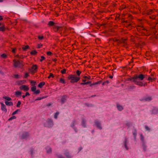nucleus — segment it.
Instances as JSON below:
<instances>
[{
	"instance_id": "obj_1",
	"label": "nucleus",
	"mask_w": 158,
	"mask_h": 158,
	"mask_svg": "<svg viewBox=\"0 0 158 158\" xmlns=\"http://www.w3.org/2000/svg\"><path fill=\"white\" fill-rule=\"evenodd\" d=\"M156 17L152 16L150 17V18L152 19L150 22H148V24L150 26V29H147L145 28L142 25L138 27V30H139L141 33V35H151L152 33L156 34L158 30V23L156 22L155 20Z\"/></svg>"
},
{
	"instance_id": "obj_2",
	"label": "nucleus",
	"mask_w": 158,
	"mask_h": 158,
	"mask_svg": "<svg viewBox=\"0 0 158 158\" xmlns=\"http://www.w3.org/2000/svg\"><path fill=\"white\" fill-rule=\"evenodd\" d=\"M56 23L53 21H49L48 25L50 27H52V28L55 32H58L61 34L63 31V27L61 26H58L56 25Z\"/></svg>"
},
{
	"instance_id": "obj_3",
	"label": "nucleus",
	"mask_w": 158,
	"mask_h": 158,
	"mask_svg": "<svg viewBox=\"0 0 158 158\" xmlns=\"http://www.w3.org/2000/svg\"><path fill=\"white\" fill-rule=\"evenodd\" d=\"M148 76L146 75H143L142 74H140L139 75L135 74L133 77H130L132 78V79L138 80L139 81H142L144 78L146 80H148Z\"/></svg>"
},
{
	"instance_id": "obj_4",
	"label": "nucleus",
	"mask_w": 158,
	"mask_h": 158,
	"mask_svg": "<svg viewBox=\"0 0 158 158\" xmlns=\"http://www.w3.org/2000/svg\"><path fill=\"white\" fill-rule=\"evenodd\" d=\"M68 80H70V82L74 83L77 82L80 79V77L73 74L69 75L67 77Z\"/></svg>"
},
{
	"instance_id": "obj_5",
	"label": "nucleus",
	"mask_w": 158,
	"mask_h": 158,
	"mask_svg": "<svg viewBox=\"0 0 158 158\" xmlns=\"http://www.w3.org/2000/svg\"><path fill=\"white\" fill-rule=\"evenodd\" d=\"M122 22L124 23V25L129 30H131L132 27H134L135 25L133 22H131L128 20H125L124 19L122 20Z\"/></svg>"
},
{
	"instance_id": "obj_6",
	"label": "nucleus",
	"mask_w": 158,
	"mask_h": 158,
	"mask_svg": "<svg viewBox=\"0 0 158 158\" xmlns=\"http://www.w3.org/2000/svg\"><path fill=\"white\" fill-rule=\"evenodd\" d=\"M128 80L131 81L133 82L135 84L140 86H145L147 85V83L146 82L144 84H143L142 82L138 80H135L134 79H132V78H129Z\"/></svg>"
},
{
	"instance_id": "obj_7",
	"label": "nucleus",
	"mask_w": 158,
	"mask_h": 158,
	"mask_svg": "<svg viewBox=\"0 0 158 158\" xmlns=\"http://www.w3.org/2000/svg\"><path fill=\"white\" fill-rule=\"evenodd\" d=\"M14 66L16 67L21 68L23 66V62L22 60H16L15 59L13 60Z\"/></svg>"
},
{
	"instance_id": "obj_8",
	"label": "nucleus",
	"mask_w": 158,
	"mask_h": 158,
	"mask_svg": "<svg viewBox=\"0 0 158 158\" xmlns=\"http://www.w3.org/2000/svg\"><path fill=\"white\" fill-rule=\"evenodd\" d=\"M53 120L51 118H48L47 120L46 123L44 124L45 127L48 128L52 127L53 126Z\"/></svg>"
},
{
	"instance_id": "obj_9",
	"label": "nucleus",
	"mask_w": 158,
	"mask_h": 158,
	"mask_svg": "<svg viewBox=\"0 0 158 158\" xmlns=\"http://www.w3.org/2000/svg\"><path fill=\"white\" fill-rule=\"evenodd\" d=\"M29 136V133L27 132H23L21 136V139H26L28 138Z\"/></svg>"
},
{
	"instance_id": "obj_10",
	"label": "nucleus",
	"mask_w": 158,
	"mask_h": 158,
	"mask_svg": "<svg viewBox=\"0 0 158 158\" xmlns=\"http://www.w3.org/2000/svg\"><path fill=\"white\" fill-rule=\"evenodd\" d=\"M94 123L97 128L100 130L102 129V127L100 122L97 120H95L94 122Z\"/></svg>"
},
{
	"instance_id": "obj_11",
	"label": "nucleus",
	"mask_w": 158,
	"mask_h": 158,
	"mask_svg": "<svg viewBox=\"0 0 158 158\" xmlns=\"http://www.w3.org/2000/svg\"><path fill=\"white\" fill-rule=\"evenodd\" d=\"M68 98V96L66 95L62 96L60 99L62 104H64L66 101L67 98Z\"/></svg>"
},
{
	"instance_id": "obj_12",
	"label": "nucleus",
	"mask_w": 158,
	"mask_h": 158,
	"mask_svg": "<svg viewBox=\"0 0 158 158\" xmlns=\"http://www.w3.org/2000/svg\"><path fill=\"white\" fill-rule=\"evenodd\" d=\"M64 154L67 158H72L73 156L70 153L69 151L66 150L64 151Z\"/></svg>"
},
{
	"instance_id": "obj_13",
	"label": "nucleus",
	"mask_w": 158,
	"mask_h": 158,
	"mask_svg": "<svg viewBox=\"0 0 158 158\" xmlns=\"http://www.w3.org/2000/svg\"><path fill=\"white\" fill-rule=\"evenodd\" d=\"M19 89L21 90H23L25 91H27L29 90V88L28 86L25 85H23L20 86Z\"/></svg>"
},
{
	"instance_id": "obj_14",
	"label": "nucleus",
	"mask_w": 158,
	"mask_h": 158,
	"mask_svg": "<svg viewBox=\"0 0 158 158\" xmlns=\"http://www.w3.org/2000/svg\"><path fill=\"white\" fill-rule=\"evenodd\" d=\"M0 104L1 105V110L4 112L5 113L7 111V110L6 108V106L2 102H1Z\"/></svg>"
},
{
	"instance_id": "obj_15",
	"label": "nucleus",
	"mask_w": 158,
	"mask_h": 158,
	"mask_svg": "<svg viewBox=\"0 0 158 158\" xmlns=\"http://www.w3.org/2000/svg\"><path fill=\"white\" fill-rule=\"evenodd\" d=\"M37 66L36 65H33L32 66L31 70V72L32 73L36 72L37 71Z\"/></svg>"
},
{
	"instance_id": "obj_16",
	"label": "nucleus",
	"mask_w": 158,
	"mask_h": 158,
	"mask_svg": "<svg viewBox=\"0 0 158 158\" xmlns=\"http://www.w3.org/2000/svg\"><path fill=\"white\" fill-rule=\"evenodd\" d=\"M81 124L82 127L84 128L86 127V120L85 118H82Z\"/></svg>"
},
{
	"instance_id": "obj_17",
	"label": "nucleus",
	"mask_w": 158,
	"mask_h": 158,
	"mask_svg": "<svg viewBox=\"0 0 158 158\" xmlns=\"http://www.w3.org/2000/svg\"><path fill=\"white\" fill-rule=\"evenodd\" d=\"M77 124V120L74 119L73 120L72 122L70 124V127L72 128L76 127L75 126L76 124Z\"/></svg>"
},
{
	"instance_id": "obj_18",
	"label": "nucleus",
	"mask_w": 158,
	"mask_h": 158,
	"mask_svg": "<svg viewBox=\"0 0 158 158\" xmlns=\"http://www.w3.org/2000/svg\"><path fill=\"white\" fill-rule=\"evenodd\" d=\"M63 29V30H64V31H63V33H64V34H65L66 33H69V30H71V29H72V28H68L67 27H62V26H61Z\"/></svg>"
},
{
	"instance_id": "obj_19",
	"label": "nucleus",
	"mask_w": 158,
	"mask_h": 158,
	"mask_svg": "<svg viewBox=\"0 0 158 158\" xmlns=\"http://www.w3.org/2000/svg\"><path fill=\"white\" fill-rule=\"evenodd\" d=\"M123 143L124 144V146L125 148L127 150H128L129 149V148L127 146V143H128V140L127 139V138H125L123 142Z\"/></svg>"
},
{
	"instance_id": "obj_20",
	"label": "nucleus",
	"mask_w": 158,
	"mask_h": 158,
	"mask_svg": "<svg viewBox=\"0 0 158 158\" xmlns=\"http://www.w3.org/2000/svg\"><path fill=\"white\" fill-rule=\"evenodd\" d=\"M158 113V108L154 107L152 110V114H156Z\"/></svg>"
},
{
	"instance_id": "obj_21",
	"label": "nucleus",
	"mask_w": 158,
	"mask_h": 158,
	"mask_svg": "<svg viewBox=\"0 0 158 158\" xmlns=\"http://www.w3.org/2000/svg\"><path fill=\"white\" fill-rule=\"evenodd\" d=\"M117 108L119 111H121L123 109V106L118 104H117Z\"/></svg>"
},
{
	"instance_id": "obj_22",
	"label": "nucleus",
	"mask_w": 158,
	"mask_h": 158,
	"mask_svg": "<svg viewBox=\"0 0 158 158\" xmlns=\"http://www.w3.org/2000/svg\"><path fill=\"white\" fill-rule=\"evenodd\" d=\"M142 146L143 151L145 152L147 151V146L146 144V142L142 143Z\"/></svg>"
},
{
	"instance_id": "obj_23",
	"label": "nucleus",
	"mask_w": 158,
	"mask_h": 158,
	"mask_svg": "<svg viewBox=\"0 0 158 158\" xmlns=\"http://www.w3.org/2000/svg\"><path fill=\"white\" fill-rule=\"evenodd\" d=\"M152 99V97L149 96L146 98H145L141 101H145L149 102Z\"/></svg>"
},
{
	"instance_id": "obj_24",
	"label": "nucleus",
	"mask_w": 158,
	"mask_h": 158,
	"mask_svg": "<svg viewBox=\"0 0 158 158\" xmlns=\"http://www.w3.org/2000/svg\"><path fill=\"white\" fill-rule=\"evenodd\" d=\"M84 79L82 80V81L84 82H86L87 81V80H90L91 77L90 76L87 77L86 76H85L83 77Z\"/></svg>"
},
{
	"instance_id": "obj_25",
	"label": "nucleus",
	"mask_w": 158,
	"mask_h": 158,
	"mask_svg": "<svg viewBox=\"0 0 158 158\" xmlns=\"http://www.w3.org/2000/svg\"><path fill=\"white\" fill-rule=\"evenodd\" d=\"M46 152L47 153H50L52 152V149L49 146H47L46 148Z\"/></svg>"
},
{
	"instance_id": "obj_26",
	"label": "nucleus",
	"mask_w": 158,
	"mask_h": 158,
	"mask_svg": "<svg viewBox=\"0 0 158 158\" xmlns=\"http://www.w3.org/2000/svg\"><path fill=\"white\" fill-rule=\"evenodd\" d=\"M133 134L134 135V137L135 139H136V136L137 135V131L135 129L133 130V132H132Z\"/></svg>"
},
{
	"instance_id": "obj_27",
	"label": "nucleus",
	"mask_w": 158,
	"mask_h": 158,
	"mask_svg": "<svg viewBox=\"0 0 158 158\" xmlns=\"http://www.w3.org/2000/svg\"><path fill=\"white\" fill-rule=\"evenodd\" d=\"M22 94V92L19 91H17L15 92V95L16 97L20 96Z\"/></svg>"
},
{
	"instance_id": "obj_28",
	"label": "nucleus",
	"mask_w": 158,
	"mask_h": 158,
	"mask_svg": "<svg viewBox=\"0 0 158 158\" xmlns=\"http://www.w3.org/2000/svg\"><path fill=\"white\" fill-rule=\"evenodd\" d=\"M5 103L7 106H12L13 105V103L11 102H8L6 101H5Z\"/></svg>"
},
{
	"instance_id": "obj_29",
	"label": "nucleus",
	"mask_w": 158,
	"mask_h": 158,
	"mask_svg": "<svg viewBox=\"0 0 158 158\" xmlns=\"http://www.w3.org/2000/svg\"><path fill=\"white\" fill-rule=\"evenodd\" d=\"M45 84V83L44 82H40L38 85L39 87L42 88L44 85Z\"/></svg>"
},
{
	"instance_id": "obj_30",
	"label": "nucleus",
	"mask_w": 158,
	"mask_h": 158,
	"mask_svg": "<svg viewBox=\"0 0 158 158\" xmlns=\"http://www.w3.org/2000/svg\"><path fill=\"white\" fill-rule=\"evenodd\" d=\"M91 83V81H89L87 82H81L80 83L81 85H87L88 84H90Z\"/></svg>"
},
{
	"instance_id": "obj_31",
	"label": "nucleus",
	"mask_w": 158,
	"mask_h": 158,
	"mask_svg": "<svg viewBox=\"0 0 158 158\" xmlns=\"http://www.w3.org/2000/svg\"><path fill=\"white\" fill-rule=\"evenodd\" d=\"M140 140L141 141L142 143L143 142H145L144 140L143 136L142 134H140Z\"/></svg>"
},
{
	"instance_id": "obj_32",
	"label": "nucleus",
	"mask_w": 158,
	"mask_h": 158,
	"mask_svg": "<svg viewBox=\"0 0 158 158\" xmlns=\"http://www.w3.org/2000/svg\"><path fill=\"white\" fill-rule=\"evenodd\" d=\"M29 48V47L28 45H27L25 46L24 47H23V50L26 51L27 50V49H28Z\"/></svg>"
},
{
	"instance_id": "obj_33",
	"label": "nucleus",
	"mask_w": 158,
	"mask_h": 158,
	"mask_svg": "<svg viewBox=\"0 0 158 158\" xmlns=\"http://www.w3.org/2000/svg\"><path fill=\"white\" fill-rule=\"evenodd\" d=\"M3 98L5 99L8 101H10L12 100V99L10 97L7 96H4L3 97Z\"/></svg>"
},
{
	"instance_id": "obj_34",
	"label": "nucleus",
	"mask_w": 158,
	"mask_h": 158,
	"mask_svg": "<svg viewBox=\"0 0 158 158\" xmlns=\"http://www.w3.org/2000/svg\"><path fill=\"white\" fill-rule=\"evenodd\" d=\"M101 82V81H98L97 82H95L94 83H93V84H91L90 85V86H92V85H94L99 84H100Z\"/></svg>"
},
{
	"instance_id": "obj_35",
	"label": "nucleus",
	"mask_w": 158,
	"mask_h": 158,
	"mask_svg": "<svg viewBox=\"0 0 158 158\" xmlns=\"http://www.w3.org/2000/svg\"><path fill=\"white\" fill-rule=\"evenodd\" d=\"M56 156L58 158H65L60 154H56Z\"/></svg>"
},
{
	"instance_id": "obj_36",
	"label": "nucleus",
	"mask_w": 158,
	"mask_h": 158,
	"mask_svg": "<svg viewBox=\"0 0 158 158\" xmlns=\"http://www.w3.org/2000/svg\"><path fill=\"white\" fill-rule=\"evenodd\" d=\"M37 53V52L36 50H33L30 53L32 55H35Z\"/></svg>"
},
{
	"instance_id": "obj_37",
	"label": "nucleus",
	"mask_w": 158,
	"mask_h": 158,
	"mask_svg": "<svg viewBox=\"0 0 158 158\" xmlns=\"http://www.w3.org/2000/svg\"><path fill=\"white\" fill-rule=\"evenodd\" d=\"M59 81L60 83L63 84H65L66 82L64 79L63 78H60V79Z\"/></svg>"
},
{
	"instance_id": "obj_38",
	"label": "nucleus",
	"mask_w": 158,
	"mask_h": 158,
	"mask_svg": "<svg viewBox=\"0 0 158 158\" xmlns=\"http://www.w3.org/2000/svg\"><path fill=\"white\" fill-rule=\"evenodd\" d=\"M36 87L35 86H33L31 88V89L32 91L35 92L36 90Z\"/></svg>"
},
{
	"instance_id": "obj_39",
	"label": "nucleus",
	"mask_w": 158,
	"mask_h": 158,
	"mask_svg": "<svg viewBox=\"0 0 158 158\" xmlns=\"http://www.w3.org/2000/svg\"><path fill=\"white\" fill-rule=\"evenodd\" d=\"M154 80V78L153 77H151L148 76V80L149 81H152Z\"/></svg>"
},
{
	"instance_id": "obj_40",
	"label": "nucleus",
	"mask_w": 158,
	"mask_h": 158,
	"mask_svg": "<svg viewBox=\"0 0 158 158\" xmlns=\"http://www.w3.org/2000/svg\"><path fill=\"white\" fill-rule=\"evenodd\" d=\"M145 128L146 129V130L147 131H148L149 132H150L151 131V129L149 128L148 127L147 125H145Z\"/></svg>"
},
{
	"instance_id": "obj_41",
	"label": "nucleus",
	"mask_w": 158,
	"mask_h": 158,
	"mask_svg": "<svg viewBox=\"0 0 158 158\" xmlns=\"http://www.w3.org/2000/svg\"><path fill=\"white\" fill-rule=\"evenodd\" d=\"M33 151H34V149L32 148H30V153L31 154V157H33Z\"/></svg>"
},
{
	"instance_id": "obj_42",
	"label": "nucleus",
	"mask_w": 158,
	"mask_h": 158,
	"mask_svg": "<svg viewBox=\"0 0 158 158\" xmlns=\"http://www.w3.org/2000/svg\"><path fill=\"white\" fill-rule=\"evenodd\" d=\"M127 40L126 39L122 38L120 42L121 43H123L124 44H126V41Z\"/></svg>"
},
{
	"instance_id": "obj_43",
	"label": "nucleus",
	"mask_w": 158,
	"mask_h": 158,
	"mask_svg": "<svg viewBox=\"0 0 158 158\" xmlns=\"http://www.w3.org/2000/svg\"><path fill=\"white\" fill-rule=\"evenodd\" d=\"M30 82L32 85L33 86H35L36 84V82L34 81H30Z\"/></svg>"
},
{
	"instance_id": "obj_44",
	"label": "nucleus",
	"mask_w": 158,
	"mask_h": 158,
	"mask_svg": "<svg viewBox=\"0 0 158 158\" xmlns=\"http://www.w3.org/2000/svg\"><path fill=\"white\" fill-rule=\"evenodd\" d=\"M59 114V112L58 111L56 112L55 114L54 117L56 119L57 118V116Z\"/></svg>"
},
{
	"instance_id": "obj_45",
	"label": "nucleus",
	"mask_w": 158,
	"mask_h": 158,
	"mask_svg": "<svg viewBox=\"0 0 158 158\" xmlns=\"http://www.w3.org/2000/svg\"><path fill=\"white\" fill-rule=\"evenodd\" d=\"M19 111H20V110L19 109H17L15 111L12 113V115H13L15 114H17L18 112H19Z\"/></svg>"
},
{
	"instance_id": "obj_46",
	"label": "nucleus",
	"mask_w": 158,
	"mask_h": 158,
	"mask_svg": "<svg viewBox=\"0 0 158 158\" xmlns=\"http://www.w3.org/2000/svg\"><path fill=\"white\" fill-rule=\"evenodd\" d=\"M16 118V117L15 116H13L10 118L8 119V121H10L13 119H15Z\"/></svg>"
},
{
	"instance_id": "obj_47",
	"label": "nucleus",
	"mask_w": 158,
	"mask_h": 158,
	"mask_svg": "<svg viewBox=\"0 0 158 158\" xmlns=\"http://www.w3.org/2000/svg\"><path fill=\"white\" fill-rule=\"evenodd\" d=\"M152 10H147V14L149 15L151 14L152 13Z\"/></svg>"
},
{
	"instance_id": "obj_48",
	"label": "nucleus",
	"mask_w": 158,
	"mask_h": 158,
	"mask_svg": "<svg viewBox=\"0 0 158 158\" xmlns=\"http://www.w3.org/2000/svg\"><path fill=\"white\" fill-rule=\"evenodd\" d=\"M21 104V101H18V102L16 104L17 107H18V108L20 106V105Z\"/></svg>"
},
{
	"instance_id": "obj_49",
	"label": "nucleus",
	"mask_w": 158,
	"mask_h": 158,
	"mask_svg": "<svg viewBox=\"0 0 158 158\" xmlns=\"http://www.w3.org/2000/svg\"><path fill=\"white\" fill-rule=\"evenodd\" d=\"M40 92V91L39 90H36L35 92H34V94H39Z\"/></svg>"
},
{
	"instance_id": "obj_50",
	"label": "nucleus",
	"mask_w": 158,
	"mask_h": 158,
	"mask_svg": "<svg viewBox=\"0 0 158 158\" xmlns=\"http://www.w3.org/2000/svg\"><path fill=\"white\" fill-rule=\"evenodd\" d=\"M81 71H80L78 70H77L76 71V73L77 75L78 76H79L80 75V74L81 73Z\"/></svg>"
},
{
	"instance_id": "obj_51",
	"label": "nucleus",
	"mask_w": 158,
	"mask_h": 158,
	"mask_svg": "<svg viewBox=\"0 0 158 158\" xmlns=\"http://www.w3.org/2000/svg\"><path fill=\"white\" fill-rule=\"evenodd\" d=\"M66 69H64L63 70H61L60 73L62 74H64L66 73Z\"/></svg>"
},
{
	"instance_id": "obj_52",
	"label": "nucleus",
	"mask_w": 158,
	"mask_h": 158,
	"mask_svg": "<svg viewBox=\"0 0 158 158\" xmlns=\"http://www.w3.org/2000/svg\"><path fill=\"white\" fill-rule=\"evenodd\" d=\"M5 30V28L4 26L0 27V31H4Z\"/></svg>"
},
{
	"instance_id": "obj_53",
	"label": "nucleus",
	"mask_w": 158,
	"mask_h": 158,
	"mask_svg": "<svg viewBox=\"0 0 158 158\" xmlns=\"http://www.w3.org/2000/svg\"><path fill=\"white\" fill-rule=\"evenodd\" d=\"M46 97H38L35 100H39L46 98Z\"/></svg>"
},
{
	"instance_id": "obj_54",
	"label": "nucleus",
	"mask_w": 158,
	"mask_h": 158,
	"mask_svg": "<svg viewBox=\"0 0 158 158\" xmlns=\"http://www.w3.org/2000/svg\"><path fill=\"white\" fill-rule=\"evenodd\" d=\"M29 76L28 73H25V76L24 77V78H27V77Z\"/></svg>"
},
{
	"instance_id": "obj_55",
	"label": "nucleus",
	"mask_w": 158,
	"mask_h": 158,
	"mask_svg": "<svg viewBox=\"0 0 158 158\" xmlns=\"http://www.w3.org/2000/svg\"><path fill=\"white\" fill-rule=\"evenodd\" d=\"M54 75L52 73H50V75L48 77V78H50L51 77L52 78L54 77Z\"/></svg>"
},
{
	"instance_id": "obj_56",
	"label": "nucleus",
	"mask_w": 158,
	"mask_h": 158,
	"mask_svg": "<svg viewBox=\"0 0 158 158\" xmlns=\"http://www.w3.org/2000/svg\"><path fill=\"white\" fill-rule=\"evenodd\" d=\"M38 38L40 40H42L44 38V36H39Z\"/></svg>"
},
{
	"instance_id": "obj_57",
	"label": "nucleus",
	"mask_w": 158,
	"mask_h": 158,
	"mask_svg": "<svg viewBox=\"0 0 158 158\" xmlns=\"http://www.w3.org/2000/svg\"><path fill=\"white\" fill-rule=\"evenodd\" d=\"M45 59V57L44 56H41V59L40 60V61L42 62L43 60Z\"/></svg>"
},
{
	"instance_id": "obj_58",
	"label": "nucleus",
	"mask_w": 158,
	"mask_h": 158,
	"mask_svg": "<svg viewBox=\"0 0 158 158\" xmlns=\"http://www.w3.org/2000/svg\"><path fill=\"white\" fill-rule=\"evenodd\" d=\"M1 56L3 58H6L7 56L5 54H3L1 55Z\"/></svg>"
},
{
	"instance_id": "obj_59",
	"label": "nucleus",
	"mask_w": 158,
	"mask_h": 158,
	"mask_svg": "<svg viewBox=\"0 0 158 158\" xmlns=\"http://www.w3.org/2000/svg\"><path fill=\"white\" fill-rule=\"evenodd\" d=\"M42 45H43L41 44H38L37 45V48H40L42 47Z\"/></svg>"
},
{
	"instance_id": "obj_60",
	"label": "nucleus",
	"mask_w": 158,
	"mask_h": 158,
	"mask_svg": "<svg viewBox=\"0 0 158 158\" xmlns=\"http://www.w3.org/2000/svg\"><path fill=\"white\" fill-rule=\"evenodd\" d=\"M14 77L18 79L19 78V75L18 74H15L14 75Z\"/></svg>"
},
{
	"instance_id": "obj_61",
	"label": "nucleus",
	"mask_w": 158,
	"mask_h": 158,
	"mask_svg": "<svg viewBox=\"0 0 158 158\" xmlns=\"http://www.w3.org/2000/svg\"><path fill=\"white\" fill-rule=\"evenodd\" d=\"M47 54L48 55L50 56L52 55V53L51 52L49 51L47 52Z\"/></svg>"
},
{
	"instance_id": "obj_62",
	"label": "nucleus",
	"mask_w": 158,
	"mask_h": 158,
	"mask_svg": "<svg viewBox=\"0 0 158 158\" xmlns=\"http://www.w3.org/2000/svg\"><path fill=\"white\" fill-rule=\"evenodd\" d=\"M74 130L75 132L77 133V128L76 127H73L72 128Z\"/></svg>"
},
{
	"instance_id": "obj_63",
	"label": "nucleus",
	"mask_w": 158,
	"mask_h": 158,
	"mask_svg": "<svg viewBox=\"0 0 158 158\" xmlns=\"http://www.w3.org/2000/svg\"><path fill=\"white\" fill-rule=\"evenodd\" d=\"M126 124L127 126L130 127V126L131 125V124L130 123L128 122V123H126Z\"/></svg>"
},
{
	"instance_id": "obj_64",
	"label": "nucleus",
	"mask_w": 158,
	"mask_h": 158,
	"mask_svg": "<svg viewBox=\"0 0 158 158\" xmlns=\"http://www.w3.org/2000/svg\"><path fill=\"white\" fill-rule=\"evenodd\" d=\"M30 95V94L28 92H26L25 94V96H29Z\"/></svg>"
}]
</instances>
